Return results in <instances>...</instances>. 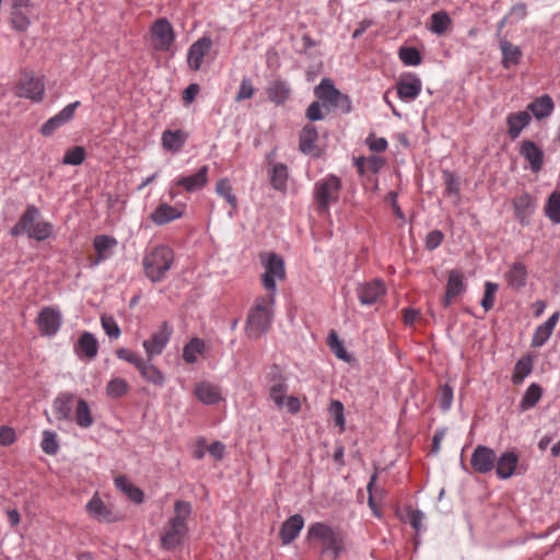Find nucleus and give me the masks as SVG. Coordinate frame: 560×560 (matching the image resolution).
Returning a JSON list of instances; mask_svg holds the SVG:
<instances>
[{"label":"nucleus","mask_w":560,"mask_h":560,"mask_svg":"<svg viewBox=\"0 0 560 560\" xmlns=\"http://www.w3.org/2000/svg\"><path fill=\"white\" fill-rule=\"evenodd\" d=\"M307 540L318 551L322 560H337L345 549L341 534L322 522L308 527Z\"/></svg>","instance_id":"1"},{"label":"nucleus","mask_w":560,"mask_h":560,"mask_svg":"<svg viewBox=\"0 0 560 560\" xmlns=\"http://www.w3.org/2000/svg\"><path fill=\"white\" fill-rule=\"evenodd\" d=\"M191 504L187 501H176L175 515L165 524L161 534V546L166 550H173L183 544L187 532V520L191 514Z\"/></svg>","instance_id":"2"},{"label":"nucleus","mask_w":560,"mask_h":560,"mask_svg":"<svg viewBox=\"0 0 560 560\" xmlns=\"http://www.w3.org/2000/svg\"><path fill=\"white\" fill-rule=\"evenodd\" d=\"M273 294L259 296L250 307L246 319V334L252 339H257L266 334L273 319Z\"/></svg>","instance_id":"3"},{"label":"nucleus","mask_w":560,"mask_h":560,"mask_svg":"<svg viewBox=\"0 0 560 560\" xmlns=\"http://www.w3.org/2000/svg\"><path fill=\"white\" fill-rule=\"evenodd\" d=\"M174 261V253L167 245H156L149 248L143 256L145 276L152 282L162 281Z\"/></svg>","instance_id":"4"},{"label":"nucleus","mask_w":560,"mask_h":560,"mask_svg":"<svg viewBox=\"0 0 560 560\" xmlns=\"http://www.w3.org/2000/svg\"><path fill=\"white\" fill-rule=\"evenodd\" d=\"M341 179L336 175H327L314 184L313 197L316 210L320 214H327L331 205L339 200Z\"/></svg>","instance_id":"5"},{"label":"nucleus","mask_w":560,"mask_h":560,"mask_svg":"<svg viewBox=\"0 0 560 560\" xmlns=\"http://www.w3.org/2000/svg\"><path fill=\"white\" fill-rule=\"evenodd\" d=\"M314 94L327 109L338 108L345 114L351 112V101L349 96L337 90L334 82L328 78L322 79L319 84L314 89Z\"/></svg>","instance_id":"6"},{"label":"nucleus","mask_w":560,"mask_h":560,"mask_svg":"<svg viewBox=\"0 0 560 560\" xmlns=\"http://www.w3.org/2000/svg\"><path fill=\"white\" fill-rule=\"evenodd\" d=\"M261 262L265 272L261 276L264 288L276 298L277 281L285 278L284 261L281 256L275 253L261 255Z\"/></svg>","instance_id":"7"},{"label":"nucleus","mask_w":560,"mask_h":560,"mask_svg":"<svg viewBox=\"0 0 560 560\" xmlns=\"http://www.w3.org/2000/svg\"><path fill=\"white\" fill-rule=\"evenodd\" d=\"M172 334V326L167 322H164L158 331L142 342L147 358L153 359L160 355L170 342Z\"/></svg>","instance_id":"8"},{"label":"nucleus","mask_w":560,"mask_h":560,"mask_svg":"<svg viewBox=\"0 0 560 560\" xmlns=\"http://www.w3.org/2000/svg\"><path fill=\"white\" fill-rule=\"evenodd\" d=\"M16 94L33 102H42L45 94L44 79L31 73H24L18 84Z\"/></svg>","instance_id":"9"},{"label":"nucleus","mask_w":560,"mask_h":560,"mask_svg":"<svg viewBox=\"0 0 560 560\" xmlns=\"http://www.w3.org/2000/svg\"><path fill=\"white\" fill-rule=\"evenodd\" d=\"M152 40L155 49L167 51L175 39L172 24L166 19L156 20L151 27Z\"/></svg>","instance_id":"10"},{"label":"nucleus","mask_w":560,"mask_h":560,"mask_svg":"<svg viewBox=\"0 0 560 560\" xmlns=\"http://www.w3.org/2000/svg\"><path fill=\"white\" fill-rule=\"evenodd\" d=\"M36 323L43 336L52 337L61 327L62 316L58 310L46 306L39 312Z\"/></svg>","instance_id":"11"},{"label":"nucleus","mask_w":560,"mask_h":560,"mask_svg":"<svg viewBox=\"0 0 560 560\" xmlns=\"http://www.w3.org/2000/svg\"><path fill=\"white\" fill-rule=\"evenodd\" d=\"M514 217L522 225H529L536 210V201L527 191L515 196L512 200Z\"/></svg>","instance_id":"12"},{"label":"nucleus","mask_w":560,"mask_h":560,"mask_svg":"<svg viewBox=\"0 0 560 560\" xmlns=\"http://www.w3.org/2000/svg\"><path fill=\"white\" fill-rule=\"evenodd\" d=\"M495 460L497 454L494 450L485 445H478L471 454L470 465L475 471L485 475L494 469Z\"/></svg>","instance_id":"13"},{"label":"nucleus","mask_w":560,"mask_h":560,"mask_svg":"<svg viewBox=\"0 0 560 560\" xmlns=\"http://www.w3.org/2000/svg\"><path fill=\"white\" fill-rule=\"evenodd\" d=\"M117 245L118 242L114 236L106 234L96 235L93 240V247L95 249L96 256L91 259L90 267L95 268L103 261L109 259L113 256Z\"/></svg>","instance_id":"14"},{"label":"nucleus","mask_w":560,"mask_h":560,"mask_svg":"<svg viewBox=\"0 0 560 560\" xmlns=\"http://www.w3.org/2000/svg\"><path fill=\"white\" fill-rule=\"evenodd\" d=\"M520 456L515 451H505L497 456L495 460V475L501 480H506L518 475Z\"/></svg>","instance_id":"15"},{"label":"nucleus","mask_w":560,"mask_h":560,"mask_svg":"<svg viewBox=\"0 0 560 560\" xmlns=\"http://www.w3.org/2000/svg\"><path fill=\"white\" fill-rule=\"evenodd\" d=\"M80 106V102L75 101L63 107L58 114L49 118L40 128L43 136H50L57 129L72 120L75 109Z\"/></svg>","instance_id":"16"},{"label":"nucleus","mask_w":560,"mask_h":560,"mask_svg":"<svg viewBox=\"0 0 560 560\" xmlns=\"http://www.w3.org/2000/svg\"><path fill=\"white\" fill-rule=\"evenodd\" d=\"M209 166H201L195 174L178 176L173 180V185L180 186L187 192H194L202 189L208 184Z\"/></svg>","instance_id":"17"},{"label":"nucleus","mask_w":560,"mask_h":560,"mask_svg":"<svg viewBox=\"0 0 560 560\" xmlns=\"http://www.w3.org/2000/svg\"><path fill=\"white\" fill-rule=\"evenodd\" d=\"M386 292L382 280L375 279L371 282L361 283L357 288V295L362 305H372Z\"/></svg>","instance_id":"18"},{"label":"nucleus","mask_w":560,"mask_h":560,"mask_svg":"<svg viewBox=\"0 0 560 560\" xmlns=\"http://www.w3.org/2000/svg\"><path fill=\"white\" fill-rule=\"evenodd\" d=\"M212 48V40L208 36H202L196 40L188 49L187 63L191 70H199L205 56Z\"/></svg>","instance_id":"19"},{"label":"nucleus","mask_w":560,"mask_h":560,"mask_svg":"<svg viewBox=\"0 0 560 560\" xmlns=\"http://www.w3.org/2000/svg\"><path fill=\"white\" fill-rule=\"evenodd\" d=\"M520 154L529 163V168L533 173L541 171L544 165V151L534 141L524 140L521 143Z\"/></svg>","instance_id":"20"},{"label":"nucleus","mask_w":560,"mask_h":560,"mask_svg":"<svg viewBox=\"0 0 560 560\" xmlns=\"http://www.w3.org/2000/svg\"><path fill=\"white\" fill-rule=\"evenodd\" d=\"M39 217V209L34 205H28L18 223L11 228L10 235L15 237L21 234H26L28 236L30 231H32Z\"/></svg>","instance_id":"21"},{"label":"nucleus","mask_w":560,"mask_h":560,"mask_svg":"<svg viewBox=\"0 0 560 560\" xmlns=\"http://www.w3.org/2000/svg\"><path fill=\"white\" fill-rule=\"evenodd\" d=\"M421 90L422 82L415 74H410L397 83V95L399 100L406 103L413 102L421 93Z\"/></svg>","instance_id":"22"},{"label":"nucleus","mask_w":560,"mask_h":560,"mask_svg":"<svg viewBox=\"0 0 560 560\" xmlns=\"http://www.w3.org/2000/svg\"><path fill=\"white\" fill-rule=\"evenodd\" d=\"M530 121L532 115L527 110L510 113L506 116L508 136L510 139H517L522 131L529 126Z\"/></svg>","instance_id":"23"},{"label":"nucleus","mask_w":560,"mask_h":560,"mask_svg":"<svg viewBox=\"0 0 560 560\" xmlns=\"http://www.w3.org/2000/svg\"><path fill=\"white\" fill-rule=\"evenodd\" d=\"M526 110L532 114L537 120H542L551 116L555 110V102L548 94L540 95L534 98L526 107Z\"/></svg>","instance_id":"24"},{"label":"nucleus","mask_w":560,"mask_h":560,"mask_svg":"<svg viewBox=\"0 0 560 560\" xmlns=\"http://www.w3.org/2000/svg\"><path fill=\"white\" fill-rule=\"evenodd\" d=\"M74 398L72 393H61L54 399L51 408L57 420L70 421L72 419Z\"/></svg>","instance_id":"25"},{"label":"nucleus","mask_w":560,"mask_h":560,"mask_svg":"<svg viewBox=\"0 0 560 560\" xmlns=\"http://www.w3.org/2000/svg\"><path fill=\"white\" fill-rule=\"evenodd\" d=\"M98 342L92 332L84 331L81 334L77 345L74 346V352L78 358L92 360L97 355Z\"/></svg>","instance_id":"26"},{"label":"nucleus","mask_w":560,"mask_h":560,"mask_svg":"<svg viewBox=\"0 0 560 560\" xmlns=\"http://www.w3.org/2000/svg\"><path fill=\"white\" fill-rule=\"evenodd\" d=\"M303 526L304 518L300 514H294L284 521L279 533L282 544H291L299 536Z\"/></svg>","instance_id":"27"},{"label":"nucleus","mask_w":560,"mask_h":560,"mask_svg":"<svg viewBox=\"0 0 560 560\" xmlns=\"http://www.w3.org/2000/svg\"><path fill=\"white\" fill-rule=\"evenodd\" d=\"M195 396L205 405H215L222 399L220 387L210 382H200L196 384Z\"/></svg>","instance_id":"28"},{"label":"nucleus","mask_w":560,"mask_h":560,"mask_svg":"<svg viewBox=\"0 0 560 560\" xmlns=\"http://www.w3.org/2000/svg\"><path fill=\"white\" fill-rule=\"evenodd\" d=\"M86 511L98 522L113 523L117 521V517L113 514L110 509L96 494L88 502Z\"/></svg>","instance_id":"29"},{"label":"nucleus","mask_w":560,"mask_h":560,"mask_svg":"<svg viewBox=\"0 0 560 560\" xmlns=\"http://www.w3.org/2000/svg\"><path fill=\"white\" fill-rule=\"evenodd\" d=\"M183 210L170 206L166 202L160 203L155 210L150 214V219L156 225L167 224L176 219L183 217Z\"/></svg>","instance_id":"30"},{"label":"nucleus","mask_w":560,"mask_h":560,"mask_svg":"<svg viewBox=\"0 0 560 560\" xmlns=\"http://www.w3.org/2000/svg\"><path fill=\"white\" fill-rule=\"evenodd\" d=\"M505 279L509 288L514 291L522 290L527 283V269L525 265L520 261L513 262L505 273Z\"/></svg>","instance_id":"31"},{"label":"nucleus","mask_w":560,"mask_h":560,"mask_svg":"<svg viewBox=\"0 0 560 560\" xmlns=\"http://www.w3.org/2000/svg\"><path fill=\"white\" fill-rule=\"evenodd\" d=\"M138 371L145 382L156 387H163L165 385V374L152 363V359L145 358Z\"/></svg>","instance_id":"32"},{"label":"nucleus","mask_w":560,"mask_h":560,"mask_svg":"<svg viewBox=\"0 0 560 560\" xmlns=\"http://www.w3.org/2000/svg\"><path fill=\"white\" fill-rule=\"evenodd\" d=\"M269 376L273 384L270 386V398L275 401L278 407L284 406L287 384L281 376V373L277 365L271 368Z\"/></svg>","instance_id":"33"},{"label":"nucleus","mask_w":560,"mask_h":560,"mask_svg":"<svg viewBox=\"0 0 560 560\" xmlns=\"http://www.w3.org/2000/svg\"><path fill=\"white\" fill-rule=\"evenodd\" d=\"M499 45L502 52L503 68L510 69L520 63L523 52L518 46L510 43L506 38H500Z\"/></svg>","instance_id":"34"},{"label":"nucleus","mask_w":560,"mask_h":560,"mask_svg":"<svg viewBox=\"0 0 560 560\" xmlns=\"http://www.w3.org/2000/svg\"><path fill=\"white\" fill-rule=\"evenodd\" d=\"M290 85L282 80H275L267 88V95L270 102L276 105H282L290 97Z\"/></svg>","instance_id":"35"},{"label":"nucleus","mask_w":560,"mask_h":560,"mask_svg":"<svg viewBox=\"0 0 560 560\" xmlns=\"http://www.w3.org/2000/svg\"><path fill=\"white\" fill-rule=\"evenodd\" d=\"M188 136L183 130H165L162 133V145L166 151L178 152L185 144Z\"/></svg>","instance_id":"36"},{"label":"nucleus","mask_w":560,"mask_h":560,"mask_svg":"<svg viewBox=\"0 0 560 560\" xmlns=\"http://www.w3.org/2000/svg\"><path fill=\"white\" fill-rule=\"evenodd\" d=\"M115 486L118 490L124 492L135 503L143 501V492L140 488L135 486L127 477L118 476L115 478Z\"/></svg>","instance_id":"37"},{"label":"nucleus","mask_w":560,"mask_h":560,"mask_svg":"<svg viewBox=\"0 0 560 560\" xmlns=\"http://www.w3.org/2000/svg\"><path fill=\"white\" fill-rule=\"evenodd\" d=\"M271 186L279 191H285L288 186V167L283 163H277L269 172Z\"/></svg>","instance_id":"38"},{"label":"nucleus","mask_w":560,"mask_h":560,"mask_svg":"<svg viewBox=\"0 0 560 560\" xmlns=\"http://www.w3.org/2000/svg\"><path fill=\"white\" fill-rule=\"evenodd\" d=\"M74 421L82 429H88L94 423L90 406L88 401L82 398H80L77 402Z\"/></svg>","instance_id":"39"},{"label":"nucleus","mask_w":560,"mask_h":560,"mask_svg":"<svg viewBox=\"0 0 560 560\" xmlns=\"http://www.w3.org/2000/svg\"><path fill=\"white\" fill-rule=\"evenodd\" d=\"M541 396H542L541 386L536 383H532L525 390V393L520 401V406H518L520 409L522 411L532 409L540 400Z\"/></svg>","instance_id":"40"},{"label":"nucleus","mask_w":560,"mask_h":560,"mask_svg":"<svg viewBox=\"0 0 560 560\" xmlns=\"http://www.w3.org/2000/svg\"><path fill=\"white\" fill-rule=\"evenodd\" d=\"M205 342L200 338H192L184 346L183 359L186 363L194 364L197 362L198 357L205 351Z\"/></svg>","instance_id":"41"},{"label":"nucleus","mask_w":560,"mask_h":560,"mask_svg":"<svg viewBox=\"0 0 560 560\" xmlns=\"http://www.w3.org/2000/svg\"><path fill=\"white\" fill-rule=\"evenodd\" d=\"M215 192L224 198L226 202L231 206L232 211H230V217L232 215V212L236 211L237 209V198L233 194V188L229 182L228 178H221L217 182L215 185Z\"/></svg>","instance_id":"42"},{"label":"nucleus","mask_w":560,"mask_h":560,"mask_svg":"<svg viewBox=\"0 0 560 560\" xmlns=\"http://www.w3.org/2000/svg\"><path fill=\"white\" fill-rule=\"evenodd\" d=\"M545 215L555 224H560V192L552 191L545 206Z\"/></svg>","instance_id":"43"},{"label":"nucleus","mask_w":560,"mask_h":560,"mask_svg":"<svg viewBox=\"0 0 560 560\" xmlns=\"http://www.w3.org/2000/svg\"><path fill=\"white\" fill-rule=\"evenodd\" d=\"M316 128L307 125L303 128L300 136V149L303 153L310 154L315 149V142L317 140Z\"/></svg>","instance_id":"44"},{"label":"nucleus","mask_w":560,"mask_h":560,"mask_svg":"<svg viewBox=\"0 0 560 560\" xmlns=\"http://www.w3.org/2000/svg\"><path fill=\"white\" fill-rule=\"evenodd\" d=\"M451 23V18L445 11H438L431 15L429 30L436 35H442L450 27Z\"/></svg>","instance_id":"45"},{"label":"nucleus","mask_w":560,"mask_h":560,"mask_svg":"<svg viewBox=\"0 0 560 560\" xmlns=\"http://www.w3.org/2000/svg\"><path fill=\"white\" fill-rule=\"evenodd\" d=\"M465 289L464 277L459 270H451L446 284V292L450 296L459 295Z\"/></svg>","instance_id":"46"},{"label":"nucleus","mask_w":560,"mask_h":560,"mask_svg":"<svg viewBox=\"0 0 560 560\" xmlns=\"http://www.w3.org/2000/svg\"><path fill=\"white\" fill-rule=\"evenodd\" d=\"M533 362L530 358L518 360L514 366L512 381L514 384H521L524 378L532 373Z\"/></svg>","instance_id":"47"},{"label":"nucleus","mask_w":560,"mask_h":560,"mask_svg":"<svg viewBox=\"0 0 560 560\" xmlns=\"http://www.w3.org/2000/svg\"><path fill=\"white\" fill-rule=\"evenodd\" d=\"M129 390V385L126 380L121 377L112 378L106 386V394L112 398H119L126 395Z\"/></svg>","instance_id":"48"},{"label":"nucleus","mask_w":560,"mask_h":560,"mask_svg":"<svg viewBox=\"0 0 560 560\" xmlns=\"http://www.w3.org/2000/svg\"><path fill=\"white\" fill-rule=\"evenodd\" d=\"M54 226L47 221H38L35 223L28 237L38 242L49 238L52 234Z\"/></svg>","instance_id":"49"},{"label":"nucleus","mask_w":560,"mask_h":560,"mask_svg":"<svg viewBox=\"0 0 560 560\" xmlns=\"http://www.w3.org/2000/svg\"><path fill=\"white\" fill-rule=\"evenodd\" d=\"M327 342L330 350L335 353V355L338 359L343 360L346 362L350 361L351 357L349 355L348 351L343 347L342 341L338 338L335 331H331L328 335Z\"/></svg>","instance_id":"50"},{"label":"nucleus","mask_w":560,"mask_h":560,"mask_svg":"<svg viewBox=\"0 0 560 560\" xmlns=\"http://www.w3.org/2000/svg\"><path fill=\"white\" fill-rule=\"evenodd\" d=\"M85 150L83 147H73L66 151L62 163L66 165H81L85 160Z\"/></svg>","instance_id":"51"},{"label":"nucleus","mask_w":560,"mask_h":560,"mask_svg":"<svg viewBox=\"0 0 560 560\" xmlns=\"http://www.w3.org/2000/svg\"><path fill=\"white\" fill-rule=\"evenodd\" d=\"M43 452L47 455H55L59 451V444L57 442V435L55 432L45 430L43 432V440L40 443Z\"/></svg>","instance_id":"52"},{"label":"nucleus","mask_w":560,"mask_h":560,"mask_svg":"<svg viewBox=\"0 0 560 560\" xmlns=\"http://www.w3.org/2000/svg\"><path fill=\"white\" fill-rule=\"evenodd\" d=\"M399 58L406 66H418L421 63V55L413 47H401L399 49Z\"/></svg>","instance_id":"53"},{"label":"nucleus","mask_w":560,"mask_h":560,"mask_svg":"<svg viewBox=\"0 0 560 560\" xmlns=\"http://www.w3.org/2000/svg\"><path fill=\"white\" fill-rule=\"evenodd\" d=\"M499 289V285L494 282H486L485 284V293L483 298L481 300V306L482 308L488 312L490 311L494 305V295Z\"/></svg>","instance_id":"54"},{"label":"nucleus","mask_w":560,"mask_h":560,"mask_svg":"<svg viewBox=\"0 0 560 560\" xmlns=\"http://www.w3.org/2000/svg\"><path fill=\"white\" fill-rule=\"evenodd\" d=\"M101 324L106 335L112 339L119 338L121 331L113 316L103 315L101 317Z\"/></svg>","instance_id":"55"},{"label":"nucleus","mask_w":560,"mask_h":560,"mask_svg":"<svg viewBox=\"0 0 560 560\" xmlns=\"http://www.w3.org/2000/svg\"><path fill=\"white\" fill-rule=\"evenodd\" d=\"M116 355L118 359L124 360L139 369V366L144 362L145 359L141 358L133 351L128 348H119L116 350Z\"/></svg>","instance_id":"56"},{"label":"nucleus","mask_w":560,"mask_h":560,"mask_svg":"<svg viewBox=\"0 0 560 560\" xmlns=\"http://www.w3.org/2000/svg\"><path fill=\"white\" fill-rule=\"evenodd\" d=\"M551 335L552 332L548 328H546L542 324L539 325L535 329V332L530 341V346L534 348L542 347L548 341Z\"/></svg>","instance_id":"57"},{"label":"nucleus","mask_w":560,"mask_h":560,"mask_svg":"<svg viewBox=\"0 0 560 560\" xmlns=\"http://www.w3.org/2000/svg\"><path fill=\"white\" fill-rule=\"evenodd\" d=\"M255 89L249 78H243L241 81L240 90L235 96L236 102L249 100L254 96Z\"/></svg>","instance_id":"58"},{"label":"nucleus","mask_w":560,"mask_h":560,"mask_svg":"<svg viewBox=\"0 0 560 560\" xmlns=\"http://www.w3.org/2000/svg\"><path fill=\"white\" fill-rule=\"evenodd\" d=\"M10 23L12 27L19 32L26 31L31 22L28 18L21 12V10H14L11 14Z\"/></svg>","instance_id":"59"},{"label":"nucleus","mask_w":560,"mask_h":560,"mask_svg":"<svg viewBox=\"0 0 560 560\" xmlns=\"http://www.w3.org/2000/svg\"><path fill=\"white\" fill-rule=\"evenodd\" d=\"M443 177H444V183H445L447 195H453V196L458 197L459 196V187H460L458 177L450 171L444 172Z\"/></svg>","instance_id":"60"},{"label":"nucleus","mask_w":560,"mask_h":560,"mask_svg":"<svg viewBox=\"0 0 560 560\" xmlns=\"http://www.w3.org/2000/svg\"><path fill=\"white\" fill-rule=\"evenodd\" d=\"M439 402L442 410L447 411L453 402V388L444 384L440 387Z\"/></svg>","instance_id":"61"},{"label":"nucleus","mask_w":560,"mask_h":560,"mask_svg":"<svg viewBox=\"0 0 560 560\" xmlns=\"http://www.w3.org/2000/svg\"><path fill=\"white\" fill-rule=\"evenodd\" d=\"M329 412L335 420L336 425L343 429L345 427V416H343V405L339 400H332L329 407Z\"/></svg>","instance_id":"62"},{"label":"nucleus","mask_w":560,"mask_h":560,"mask_svg":"<svg viewBox=\"0 0 560 560\" xmlns=\"http://www.w3.org/2000/svg\"><path fill=\"white\" fill-rule=\"evenodd\" d=\"M509 19H511V22H518L524 20L527 16V7L525 3L521 2L515 5H513L509 13L506 14Z\"/></svg>","instance_id":"63"},{"label":"nucleus","mask_w":560,"mask_h":560,"mask_svg":"<svg viewBox=\"0 0 560 560\" xmlns=\"http://www.w3.org/2000/svg\"><path fill=\"white\" fill-rule=\"evenodd\" d=\"M443 238H444V235L441 231H439V230L431 231L430 233H428V235L425 237V248L429 250H433V249L438 248L441 245Z\"/></svg>","instance_id":"64"}]
</instances>
